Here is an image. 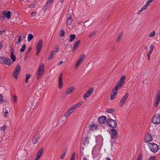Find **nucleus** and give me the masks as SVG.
I'll list each match as a JSON object with an SVG mask.
<instances>
[{
    "instance_id": "nucleus-1",
    "label": "nucleus",
    "mask_w": 160,
    "mask_h": 160,
    "mask_svg": "<svg viewBox=\"0 0 160 160\" xmlns=\"http://www.w3.org/2000/svg\"><path fill=\"white\" fill-rule=\"evenodd\" d=\"M103 139L100 135H98L96 137V144L93 148L92 151V155L93 158H97L99 159L100 158V149L103 145Z\"/></svg>"
},
{
    "instance_id": "nucleus-2",
    "label": "nucleus",
    "mask_w": 160,
    "mask_h": 160,
    "mask_svg": "<svg viewBox=\"0 0 160 160\" xmlns=\"http://www.w3.org/2000/svg\"><path fill=\"white\" fill-rule=\"evenodd\" d=\"M83 104V102L81 101L78 103H76L71 106L65 113L64 115L65 117L66 118L68 117L70 114L75 111L77 108L80 107Z\"/></svg>"
},
{
    "instance_id": "nucleus-3",
    "label": "nucleus",
    "mask_w": 160,
    "mask_h": 160,
    "mask_svg": "<svg viewBox=\"0 0 160 160\" xmlns=\"http://www.w3.org/2000/svg\"><path fill=\"white\" fill-rule=\"evenodd\" d=\"M45 65L43 63H41L39 65L38 69L37 78L39 79L43 75L44 72Z\"/></svg>"
},
{
    "instance_id": "nucleus-4",
    "label": "nucleus",
    "mask_w": 160,
    "mask_h": 160,
    "mask_svg": "<svg viewBox=\"0 0 160 160\" xmlns=\"http://www.w3.org/2000/svg\"><path fill=\"white\" fill-rule=\"evenodd\" d=\"M126 77L125 76H122L120 79L117 82L116 85L115 87V88H117L118 89L119 87H122L124 84L125 83V79Z\"/></svg>"
},
{
    "instance_id": "nucleus-5",
    "label": "nucleus",
    "mask_w": 160,
    "mask_h": 160,
    "mask_svg": "<svg viewBox=\"0 0 160 160\" xmlns=\"http://www.w3.org/2000/svg\"><path fill=\"white\" fill-rule=\"evenodd\" d=\"M0 63L1 64H5L10 66L11 64V61L10 59L6 57H0Z\"/></svg>"
},
{
    "instance_id": "nucleus-6",
    "label": "nucleus",
    "mask_w": 160,
    "mask_h": 160,
    "mask_svg": "<svg viewBox=\"0 0 160 160\" xmlns=\"http://www.w3.org/2000/svg\"><path fill=\"white\" fill-rule=\"evenodd\" d=\"M148 146L150 151L153 153L156 152L158 149V145L154 143H149Z\"/></svg>"
},
{
    "instance_id": "nucleus-7",
    "label": "nucleus",
    "mask_w": 160,
    "mask_h": 160,
    "mask_svg": "<svg viewBox=\"0 0 160 160\" xmlns=\"http://www.w3.org/2000/svg\"><path fill=\"white\" fill-rule=\"evenodd\" d=\"M94 91V88H90L86 92L83 94V98L85 100H87L88 98H89L91 94L93 93Z\"/></svg>"
},
{
    "instance_id": "nucleus-8",
    "label": "nucleus",
    "mask_w": 160,
    "mask_h": 160,
    "mask_svg": "<svg viewBox=\"0 0 160 160\" xmlns=\"http://www.w3.org/2000/svg\"><path fill=\"white\" fill-rule=\"evenodd\" d=\"M107 123L109 127L113 128H115L117 126L116 121L112 119H108L107 120Z\"/></svg>"
},
{
    "instance_id": "nucleus-9",
    "label": "nucleus",
    "mask_w": 160,
    "mask_h": 160,
    "mask_svg": "<svg viewBox=\"0 0 160 160\" xmlns=\"http://www.w3.org/2000/svg\"><path fill=\"white\" fill-rule=\"evenodd\" d=\"M85 57V56L83 54H82L80 56L75 65L74 68H75V69H77L80 65L82 62Z\"/></svg>"
},
{
    "instance_id": "nucleus-10",
    "label": "nucleus",
    "mask_w": 160,
    "mask_h": 160,
    "mask_svg": "<svg viewBox=\"0 0 160 160\" xmlns=\"http://www.w3.org/2000/svg\"><path fill=\"white\" fill-rule=\"evenodd\" d=\"M21 69L20 65L19 64H18L15 67L13 71V75L14 77L17 79L18 78V75L19 74Z\"/></svg>"
},
{
    "instance_id": "nucleus-11",
    "label": "nucleus",
    "mask_w": 160,
    "mask_h": 160,
    "mask_svg": "<svg viewBox=\"0 0 160 160\" xmlns=\"http://www.w3.org/2000/svg\"><path fill=\"white\" fill-rule=\"evenodd\" d=\"M42 44L43 41L42 39H40L38 42L36 46L37 55H38L40 52L42 46Z\"/></svg>"
},
{
    "instance_id": "nucleus-12",
    "label": "nucleus",
    "mask_w": 160,
    "mask_h": 160,
    "mask_svg": "<svg viewBox=\"0 0 160 160\" xmlns=\"http://www.w3.org/2000/svg\"><path fill=\"white\" fill-rule=\"evenodd\" d=\"M118 89L114 88L112 90L110 94V100H112L115 99L117 95Z\"/></svg>"
},
{
    "instance_id": "nucleus-13",
    "label": "nucleus",
    "mask_w": 160,
    "mask_h": 160,
    "mask_svg": "<svg viewBox=\"0 0 160 160\" xmlns=\"http://www.w3.org/2000/svg\"><path fill=\"white\" fill-rule=\"evenodd\" d=\"M152 122L155 124H158L160 123V115L155 114L152 119Z\"/></svg>"
},
{
    "instance_id": "nucleus-14",
    "label": "nucleus",
    "mask_w": 160,
    "mask_h": 160,
    "mask_svg": "<svg viewBox=\"0 0 160 160\" xmlns=\"http://www.w3.org/2000/svg\"><path fill=\"white\" fill-rule=\"evenodd\" d=\"M129 94L128 93H127L122 98L121 100L119 102V105L120 107H122L123 106L125 102L129 96Z\"/></svg>"
},
{
    "instance_id": "nucleus-15",
    "label": "nucleus",
    "mask_w": 160,
    "mask_h": 160,
    "mask_svg": "<svg viewBox=\"0 0 160 160\" xmlns=\"http://www.w3.org/2000/svg\"><path fill=\"white\" fill-rule=\"evenodd\" d=\"M110 133L111 135L112 138H116L118 135V132L116 129H112L111 130Z\"/></svg>"
},
{
    "instance_id": "nucleus-16",
    "label": "nucleus",
    "mask_w": 160,
    "mask_h": 160,
    "mask_svg": "<svg viewBox=\"0 0 160 160\" xmlns=\"http://www.w3.org/2000/svg\"><path fill=\"white\" fill-rule=\"evenodd\" d=\"M152 135L149 133H148L146 135L144 139V142H148L152 141Z\"/></svg>"
},
{
    "instance_id": "nucleus-17",
    "label": "nucleus",
    "mask_w": 160,
    "mask_h": 160,
    "mask_svg": "<svg viewBox=\"0 0 160 160\" xmlns=\"http://www.w3.org/2000/svg\"><path fill=\"white\" fill-rule=\"evenodd\" d=\"M43 151V148H41L37 153L36 156L33 160H38L41 156Z\"/></svg>"
},
{
    "instance_id": "nucleus-18",
    "label": "nucleus",
    "mask_w": 160,
    "mask_h": 160,
    "mask_svg": "<svg viewBox=\"0 0 160 160\" xmlns=\"http://www.w3.org/2000/svg\"><path fill=\"white\" fill-rule=\"evenodd\" d=\"M75 89L74 87H71L67 88L65 92L66 95H68L69 94L72 92Z\"/></svg>"
},
{
    "instance_id": "nucleus-19",
    "label": "nucleus",
    "mask_w": 160,
    "mask_h": 160,
    "mask_svg": "<svg viewBox=\"0 0 160 160\" xmlns=\"http://www.w3.org/2000/svg\"><path fill=\"white\" fill-rule=\"evenodd\" d=\"M98 121L100 124H104L107 122L106 117L105 116L100 117L98 118Z\"/></svg>"
},
{
    "instance_id": "nucleus-20",
    "label": "nucleus",
    "mask_w": 160,
    "mask_h": 160,
    "mask_svg": "<svg viewBox=\"0 0 160 160\" xmlns=\"http://www.w3.org/2000/svg\"><path fill=\"white\" fill-rule=\"evenodd\" d=\"M62 74H61L59 77L58 81V88L59 89H61L62 87L63 83L62 80Z\"/></svg>"
},
{
    "instance_id": "nucleus-21",
    "label": "nucleus",
    "mask_w": 160,
    "mask_h": 160,
    "mask_svg": "<svg viewBox=\"0 0 160 160\" xmlns=\"http://www.w3.org/2000/svg\"><path fill=\"white\" fill-rule=\"evenodd\" d=\"M40 138V136L39 135L37 134H35L33 138V139H32L33 143L34 144H36L38 142Z\"/></svg>"
},
{
    "instance_id": "nucleus-22",
    "label": "nucleus",
    "mask_w": 160,
    "mask_h": 160,
    "mask_svg": "<svg viewBox=\"0 0 160 160\" xmlns=\"http://www.w3.org/2000/svg\"><path fill=\"white\" fill-rule=\"evenodd\" d=\"M89 129L90 131H93L98 129V126L94 124L89 125Z\"/></svg>"
},
{
    "instance_id": "nucleus-23",
    "label": "nucleus",
    "mask_w": 160,
    "mask_h": 160,
    "mask_svg": "<svg viewBox=\"0 0 160 160\" xmlns=\"http://www.w3.org/2000/svg\"><path fill=\"white\" fill-rule=\"evenodd\" d=\"M2 14L3 15H5L6 18L9 19L11 17V12L9 11H8L7 12L6 11H4L2 12Z\"/></svg>"
},
{
    "instance_id": "nucleus-24",
    "label": "nucleus",
    "mask_w": 160,
    "mask_h": 160,
    "mask_svg": "<svg viewBox=\"0 0 160 160\" xmlns=\"http://www.w3.org/2000/svg\"><path fill=\"white\" fill-rule=\"evenodd\" d=\"M80 41L79 40L77 42H76L74 44L73 48L72 49V51H74L77 49L78 47V46L80 44Z\"/></svg>"
},
{
    "instance_id": "nucleus-25",
    "label": "nucleus",
    "mask_w": 160,
    "mask_h": 160,
    "mask_svg": "<svg viewBox=\"0 0 160 160\" xmlns=\"http://www.w3.org/2000/svg\"><path fill=\"white\" fill-rule=\"evenodd\" d=\"M72 22V16L70 15L69 17H68L67 19V24L68 25H70Z\"/></svg>"
},
{
    "instance_id": "nucleus-26",
    "label": "nucleus",
    "mask_w": 160,
    "mask_h": 160,
    "mask_svg": "<svg viewBox=\"0 0 160 160\" xmlns=\"http://www.w3.org/2000/svg\"><path fill=\"white\" fill-rule=\"evenodd\" d=\"M147 8V7L145 5H144L141 8V9L139 10L138 11L137 14H140L143 11L145 10Z\"/></svg>"
},
{
    "instance_id": "nucleus-27",
    "label": "nucleus",
    "mask_w": 160,
    "mask_h": 160,
    "mask_svg": "<svg viewBox=\"0 0 160 160\" xmlns=\"http://www.w3.org/2000/svg\"><path fill=\"white\" fill-rule=\"evenodd\" d=\"M3 112L4 117H6L7 116V114L8 113V110L6 108H4L3 110Z\"/></svg>"
},
{
    "instance_id": "nucleus-28",
    "label": "nucleus",
    "mask_w": 160,
    "mask_h": 160,
    "mask_svg": "<svg viewBox=\"0 0 160 160\" xmlns=\"http://www.w3.org/2000/svg\"><path fill=\"white\" fill-rule=\"evenodd\" d=\"M13 99L14 103L15 104H16L17 103L18 101V97L16 95H13Z\"/></svg>"
},
{
    "instance_id": "nucleus-29",
    "label": "nucleus",
    "mask_w": 160,
    "mask_h": 160,
    "mask_svg": "<svg viewBox=\"0 0 160 160\" xmlns=\"http://www.w3.org/2000/svg\"><path fill=\"white\" fill-rule=\"evenodd\" d=\"M10 57L12 61L14 62L16 59V57L14 55L13 52H11L10 55Z\"/></svg>"
},
{
    "instance_id": "nucleus-30",
    "label": "nucleus",
    "mask_w": 160,
    "mask_h": 160,
    "mask_svg": "<svg viewBox=\"0 0 160 160\" xmlns=\"http://www.w3.org/2000/svg\"><path fill=\"white\" fill-rule=\"evenodd\" d=\"M83 142L84 144H87L89 143L88 138V137H85L83 138Z\"/></svg>"
},
{
    "instance_id": "nucleus-31",
    "label": "nucleus",
    "mask_w": 160,
    "mask_h": 160,
    "mask_svg": "<svg viewBox=\"0 0 160 160\" xmlns=\"http://www.w3.org/2000/svg\"><path fill=\"white\" fill-rule=\"evenodd\" d=\"M33 35L32 34H29L28 36V41L30 42L33 38Z\"/></svg>"
},
{
    "instance_id": "nucleus-32",
    "label": "nucleus",
    "mask_w": 160,
    "mask_h": 160,
    "mask_svg": "<svg viewBox=\"0 0 160 160\" xmlns=\"http://www.w3.org/2000/svg\"><path fill=\"white\" fill-rule=\"evenodd\" d=\"M54 0H48L47 2H46L45 7H48L52 3Z\"/></svg>"
},
{
    "instance_id": "nucleus-33",
    "label": "nucleus",
    "mask_w": 160,
    "mask_h": 160,
    "mask_svg": "<svg viewBox=\"0 0 160 160\" xmlns=\"http://www.w3.org/2000/svg\"><path fill=\"white\" fill-rule=\"evenodd\" d=\"M75 37L76 35L75 34H72L70 35V41L72 42L75 38Z\"/></svg>"
},
{
    "instance_id": "nucleus-34",
    "label": "nucleus",
    "mask_w": 160,
    "mask_h": 160,
    "mask_svg": "<svg viewBox=\"0 0 160 160\" xmlns=\"http://www.w3.org/2000/svg\"><path fill=\"white\" fill-rule=\"evenodd\" d=\"M96 34V32L95 31H93L91 32L89 35V37L90 38H92Z\"/></svg>"
},
{
    "instance_id": "nucleus-35",
    "label": "nucleus",
    "mask_w": 160,
    "mask_h": 160,
    "mask_svg": "<svg viewBox=\"0 0 160 160\" xmlns=\"http://www.w3.org/2000/svg\"><path fill=\"white\" fill-rule=\"evenodd\" d=\"M53 54H54V51H52L50 52V54L49 56L48 57V59L49 60L53 58V57H54Z\"/></svg>"
},
{
    "instance_id": "nucleus-36",
    "label": "nucleus",
    "mask_w": 160,
    "mask_h": 160,
    "mask_svg": "<svg viewBox=\"0 0 160 160\" xmlns=\"http://www.w3.org/2000/svg\"><path fill=\"white\" fill-rule=\"evenodd\" d=\"M154 1V0H148L146 2L145 5L148 7L150 5V3Z\"/></svg>"
},
{
    "instance_id": "nucleus-37",
    "label": "nucleus",
    "mask_w": 160,
    "mask_h": 160,
    "mask_svg": "<svg viewBox=\"0 0 160 160\" xmlns=\"http://www.w3.org/2000/svg\"><path fill=\"white\" fill-rule=\"evenodd\" d=\"M65 32L64 30L63 29L61 30L59 33V35L60 36L62 37H63L65 35Z\"/></svg>"
},
{
    "instance_id": "nucleus-38",
    "label": "nucleus",
    "mask_w": 160,
    "mask_h": 160,
    "mask_svg": "<svg viewBox=\"0 0 160 160\" xmlns=\"http://www.w3.org/2000/svg\"><path fill=\"white\" fill-rule=\"evenodd\" d=\"M114 111V109L113 108H109L106 110V112L108 113H112Z\"/></svg>"
},
{
    "instance_id": "nucleus-39",
    "label": "nucleus",
    "mask_w": 160,
    "mask_h": 160,
    "mask_svg": "<svg viewBox=\"0 0 160 160\" xmlns=\"http://www.w3.org/2000/svg\"><path fill=\"white\" fill-rule=\"evenodd\" d=\"M31 75L30 74H27L26 75V78L25 81L26 83H28V79L30 78Z\"/></svg>"
},
{
    "instance_id": "nucleus-40",
    "label": "nucleus",
    "mask_w": 160,
    "mask_h": 160,
    "mask_svg": "<svg viewBox=\"0 0 160 160\" xmlns=\"http://www.w3.org/2000/svg\"><path fill=\"white\" fill-rule=\"evenodd\" d=\"M155 33H156V32L155 31H152L149 34V38H152V37H154L155 36Z\"/></svg>"
},
{
    "instance_id": "nucleus-41",
    "label": "nucleus",
    "mask_w": 160,
    "mask_h": 160,
    "mask_svg": "<svg viewBox=\"0 0 160 160\" xmlns=\"http://www.w3.org/2000/svg\"><path fill=\"white\" fill-rule=\"evenodd\" d=\"M7 125H4L0 128V130L2 131H4L7 128Z\"/></svg>"
},
{
    "instance_id": "nucleus-42",
    "label": "nucleus",
    "mask_w": 160,
    "mask_h": 160,
    "mask_svg": "<svg viewBox=\"0 0 160 160\" xmlns=\"http://www.w3.org/2000/svg\"><path fill=\"white\" fill-rule=\"evenodd\" d=\"M136 160H142V153L139 154Z\"/></svg>"
},
{
    "instance_id": "nucleus-43",
    "label": "nucleus",
    "mask_w": 160,
    "mask_h": 160,
    "mask_svg": "<svg viewBox=\"0 0 160 160\" xmlns=\"http://www.w3.org/2000/svg\"><path fill=\"white\" fill-rule=\"evenodd\" d=\"M22 40V36L21 35L18 36V41L17 42V44L20 43Z\"/></svg>"
},
{
    "instance_id": "nucleus-44",
    "label": "nucleus",
    "mask_w": 160,
    "mask_h": 160,
    "mask_svg": "<svg viewBox=\"0 0 160 160\" xmlns=\"http://www.w3.org/2000/svg\"><path fill=\"white\" fill-rule=\"evenodd\" d=\"M26 45L25 44H24L22 46V47L20 49V51L21 52H23L25 50V48H26Z\"/></svg>"
},
{
    "instance_id": "nucleus-45",
    "label": "nucleus",
    "mask_w": 160,
    "mask_h": 160,
    "mask_svg": "<svg viewBox=\"0 0 160 160\" xmlns=\"http://www.w3.org/2000/svg\"><path fill=\"white\" fill-rule=\"evenodd\" d=\"M66 154V152H63L61 154V156L60 157V158L62 159H63L64 158Z\"/></svg>"
},
{
    "instance_id": "nucleus-46",
    "label": "nucleus",
    "mask_w": 160,
    "mask_h": 160,
    "mask_svg": "<svg viewBox=\"0 0 160 160\" xmlns=\"http://www.w3.org/2000/svg\"><path fill=\"white\" fill-rule=\"evenodd\" d=\"M154 48V46L152 44H151L149 46V48H150L149 51H152V52H153Z\"/></svg>"
},
{
    "instance_id": "nucleus-47",
    "label": "nucleus",
    "mask_w": 160,
    "mask_h": 160,
    "mask_svg": "<svg viewBox=\"0 0 160 160\" xmlns=\"http://www.w3.org/2000/svg\"><path fill=\"white\" fill-rule=\"evenodd\" d=\"M2 98L3 96L0 94V104L4 102Z\"/></svg>"
},
{
    "instance_id": "nucleus-48",
    "label": "nucleus",
    "mask_w": 160,
    "mask_h": 160,
    "mask_svg": "<svg viewBox=\"0 0 160 160\" xmlns=\"http://www.w3.org/2000/svg\"><path fill=\"white\" fill-rule=\"evenodd\" d=\"M122 34H121V35H119V36H118L116 39V41L118 42H119L120 41L121 38L122 37Z\"/></svg>"
},
{
    "instance_id": "nucleus-49",
    "label": "nucleus",
    "mask_w": 160,
    "mask_h": 160,
    "mask_svg": "<svg viewBox=\"0 0 160 160\" xmlns=\"http://www.w3.org/2000/svg\"><path fill=\"white\" fill-rule=\"evenodd\" d=\"M159 101L157 100L155 101V102L154 104V106L155 108H157L159 104Z\"/></svg>"
},
{
    "instance_id": "nucleus-50",
    "label": "nucleus",
    "mask_w": 160,
    "mask_h": 160,
    "mask_svg": "<svg viewBox=\"0 0 160 160\" xmlns=\"http://www.w3.org/2000/svg\"><path fill=\"white\" fill-rule=\"evenodd\" d=\"M156 157L155 156H151L149 158V160H156Z\"/></svg>"
},
{
    "instance_id": "nucleus-51",
    "label": "nucleus",
    "mask_w": 160,
    "mask_h": 160,
    "mask_svg": "<svg viewBox=\"0 0 160 160\" xmlns=\"http://www.w3.org/2000/svg\"><path fill=\"white\" fill-rule=\"evenodd\" d=\"M156 97L160 98V90L158 91Z\"/></svg>"
},
{
    "instance_id": "nucleus-52",
    "label": "nucleus",
    "mask_w": 160,
    "mask_h": 160,
    "mask_svg": "<svg viewBox=\"0 0 160 160\" xmlns=\"http://www.w3.org/2000/svg\"><path fill=\"white\" fill-rule=\"evenodd\" d=\"M152 51H149V52L148 53V54H147V56H150V55H151V54L152 53Z\"/></svg>"
},
{
    "instance_id": "nucleus-53",
    "label": "nucleus",
    "mask_w": 160,
    "mask_h": 160,
    "mask_svg": "<svg viewBox=\"0 0 160 160\" xmlns=\"http://www.w3.org/2000/svg\"><path fill=\"white\" fill-rule=\"evenodd\" d=\"M36 14V12H32L31 13V15L32 16H35Z\"/></svg>"
},
{
    "instance_id": "nucleus-54",
    "label": "nucleus",
    "mask_w": 160,
    "mask_h": 160,
    "mask_svg": "<svg viewBox=\"0 0 160 160\" xmlns=\"http://www.w3.org/2000/svg\"><path fill=\"white\" fill-rule=\"evenodd\" d=\"M2 43L0 42V49L2 47Z\"/></svg>"
},
{
    "instance_id": "nucleus-55",
    "label": "nucleus",
    "mask_w": 160,
    "mask_h": 160,
    "mask_svg": "<svg viewBox=\"0 0 160 160\" xmlns=\"http://www.w3.org/2000/svg\"><path fill=\"white\" fill-rule=\"evenodd\" d=\"M82 160H89L88 158L86 157H84Z\"/></svg>"
},
{
    "instance_id": "nucleus-56",
    "label": "nucleus",
    "mask_w": 160,
    "mask_h": 160,
    "mask_svg": "<svg viewBox=\"0 0 160 160\" xmlns=\"http://www.w3.org/2000/svg\"><path fill=\"white\" fill-rule=\"evenodd\" d=\"M156 100L160 102V98L156 97Z\"/></svg>"
},
{
    "instance_id": "nucleus-57",
    "label": "nucleus",
    "mask_w": 160,
    "mask_h": 160,
    "mask_svg": "<svg viewBox=\"0 0 160 160\" xmlns=\"http://www.w3.org/2000/svg\"><path fill=\"white\" fill-rule=\"evenodd\" d=\"M70 160H75L74 156V155L72 157Z\"/></svg>"
},
{
    "instance_id": "nucleus-58",
    "label": "nucleus",
    "mask_w": 160,
    "mask_h": 160,
    "mask_svg": "<svg viewBox=\"0 0 160 160\" xmlns=\"http://www.w3.org/2000/svg\"><path fill=\"white\" fill-rule=\"evenodd\" d=\"M63 62V61H61V62H59L58 63V65H61V64H62Z\"/></svg>"
},
{
    "instance_id": "nucleus-59",
    "label": "nucleus",
    "mask_w": 160,
    "mask_h": 160,
    "mask_svg": "<svg viewBox=\"0 0 160 160\" xmlns=\"http://www.w3.org/2000/svg\"><path fill=\"white\" fill-rule=\"evenodd\" d=\"M58 48H56V50H55V51H54L55 52H58Z\"/></svg>"
},
{
    "instance_id": "nucleus-60",
    "label": "nucleus",
    "mask_w": 160,
    "mask_h": 160,
    "mask_svg": "<svg viewBox=\"0 0 160 160\" xmlns=\"http://www.w3.org/2000/svg\"><path fill=\"white\" fill-rule=\"evenodd\" d=\"M150 56H148V60H149L150 59Z\"/></svg>"
},
{
    "instance_id": "nucleus-61",
    "label": "nucleus",
    "mask_w": 160,
    "mask_h": 160,
    "mask_svg": "<svg viewBox=\"0 0 160 160\" xmlns=\"http://www.w3.org/2000/svg\"><path fill=\"white\" fill-rule=\"evenodd\" d=\"M4 32V31H0V32H1V34L3 33Z\"/></svg>"
},
{
    "instance_id": "nucleus-62",
    "label": "nucleus",
    "mask_w": 160,
    "mask_h": 160,
    "mask_svg": "<svg viewBox=\"0 0 160 160\" xmlns=\"http://www.w3.org/2000/svg\"><path fill=\"white\" fill-rule=\"evenodd\" d=\"M31 48H29L28 49V52H30L31 51Z\"/></svg>"
},
{
    "instance_id": "nucleus-63",
    "label": "nucleus",
    "mask_w": 160,
    "mask_h": 160,
    "mask_svg": "<svg viewBox=\"0 0 160 160\" xmlns=\"http://www.w3.org/2000/svg\"><path fill=\"white\" fill-rule=\"evenodd\" d=\"M64 0H60V1L62 3L63 2Z\"/></svg>"
},
{
    "instance_id": "nucleus-64",
    "label": "nucleus",
    "mask_w": 160,
    "mask_h": 160,
    "mask_svg": "<svg viewBox=\"0 0 160 160\" xmlns=\"http://www.w3.org/2000/svg\"><path fill=\"white\" fill-rule=\"evenodd\" d=\"M145 49H147V47H146V48H145Z\"/></svg>"
}]
</instances>
